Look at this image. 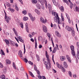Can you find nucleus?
<instances>
[{
    "mask_svg": "<svg viewBox=\"0 0 79 79\" xmlns=\"http://www.w3.org/2000/svg\"><path fill=\"white\" fill-rule=\"evenodd\" d=\"M70 47L71 50V54L73 56H76V53H75V51H74V47L73 46H71Z\"/></svg>",
    "mask_w": 79,
    "mask_h": 79,
    "instance_id": "1",
    "label": "nucleus"
},
{
    "mask_svg": "<svg viewBox=\"0 0 79 79\" xmlns=\"http://www.w3.org/2000/svg\"><path fill=\"white\" fill-rule=\"evenodd\" d=\"M44 64L46 65V68L47 69L49 70L50 68L51 64H50V62H48L45 61L44 62Z\"/></svg>",
    "mask_w": 79,
    "mask_h": 79,
    "instance_id": "2",
    "label": "nucleus"
},
{
    "mask_svg": "<svg viewBox=\"0 0 79 79\" xmlns=\"http://www.w3.org/2000/svg\"><path fill=\"white\" fill-rule=\"evenodd\" d=\"M39 2H40L42 5H44V3L45 4V6L46 7V8H47V2L46 0H38Z\"/></svg>",
    "mask_w": 79,
    "mask_h": 79,
    "instance_id": "3",
    "label": "nucleus"
},
{
    "mask_svg": "<svg viewBox=\"0 0 79 79\" xmlns=\"http://www.w3.org/2000/svg\"><path fill=\"white\" fill-rule=\"evenodd\" d=\"M54 21L56 23H58V24L60 23V19H59V17L55 16L54 18Z\"/></svg>",
    "mask_w": 79,
    "mask_h": 79,
    "instance_id": "4",
    "label": "nucleus"
},
{
    "mask_svg": "<svg viewBox=\"0 0 79 79\" xmlns=\"http://www.w3.org/2000/svg\"><path fill=\"white\" fill-rule=\"evenodd\" d=\"M40 21L42 23H44V24H45L47 23V19H45V20H44V19L42 17H41L40 18Z\"/></svg>",
    "mask_w": 79,
    "mask_h": 79,
    "instance_id": "5",
    "label": "nucleus"
},
{
    "mask_svg": "<svg viewBox=\"0 0 79 79\" xmlns=\"http://www.w3.org/2000/svg\"><path fill=\"white\" fill-rule=\"evenodd\" d=\"M5 19H6L7 23H9V21L11 20V18L7 16V15L5 16Z\"/></svg>",
    "mask_w": 79,
    "mask_h": 79,
    "instance_id": "6",
    "label": "nucleus"
},
{
    "mask_svg": "<svg viewBox=\"0 0 79 79\" xmlns=\"http://www.w3.org/2000/svg\"><path fill=\"white\" fill-rule=\"evenodd\" d=\"M65 29L66 30H67L68 31H71V30L73 29L70 27L69 26H67L65 27Z\"/></svg>",
    "mask_w": 79,
    "mask_h": 79,
    "instance_id": "7",
    "label": "nucleus"
},
{
    "mask_svg": "<svg viewBox=\"0 0 79 79\" xmlns=\"http://www.w3.org/2000/svg\"><path fill=\"white\" fill-rule=\"evenodd\" d=\"M13 30L15 34V35L16 36V37H18V33L17 32V31H16V30L15 29V28H13Z\"/></svg>",
    "mask_w": 79,
    "mask_h": 79,
    "instance_id": "8",
    "label": "nucleus"
},
{
    "mask_svg": "<svg viewBox=\"0 0 79 79\" xmlns=\"http://www.w3.org/2000/svg\"><path fill=\"white\" fill-rule=\"evenodd\" d=\"M43 31H44V32H47V27L44 25H43Z\"/></svg>",
    "mask_w": 79,
    "mask_h": 79,
    "instance_id": "9",
    "label": "nucleus"
},
{
    "mask_svg": "<svg viewBox=\"0 0 79 79\" xmlns=\"http://www.w3.org/2000/svg\"><path fill=\"white\" fill-rule=\"evenodd\" d=\"M56 33V35L58 37H61V34L60 33H59V32H58V31H55Z\"/></svg>",
    "mask_w": 79,
    "mask_h": 79,
    "instance_id": "10",
    "label": "nucleus"
},
{
    "mask_svg": "<svg viewBox=\"0 0 79 79\" xmlns=\"http://www.w3.org/2000/svg\"><path fill=\"white\" fill-rule=\"evenodd\" d=\"M66 57L68 61H69V63H71V58L69 57V56L68 55H66Z\"/></svg>",
    "mask_w": 79,
    "mask_h": 79,
    "instance_id": "11",
    "label": "nucleus"
},
{
    "mask_svg": "<svg viewBox=\"0 0 79 79\" xmlns=\"http://www.w3.org/2000/svg\"><path fill=\"white\" fill-rule=\"evenodd\" d=\"M38 77L39 79H46V78H45V76H41L40 75H39Z\"/></svg>",
    "mask_w": 79,
    "mask_h": 79,
    "instance_id": "12",
    "label": "nucleus"
},
{
    "mask_svg": "<svg viewBox=\"0 0 79 79\" xmlns=\"http://www.w3.org/2000/svg\"><path fill=\"white\" fill-rule=\"evenodd\" d=\"M17 39H18L19 40V41L21 42H22V43H24V40H23L22 39L21 36H19V37H17Z\"/></svg>",
    "mask_w": 79,
    "mask_h": 79,
    "instance_id": "13",
    "label": "nucleus"
},
{
    "mask_svg": "<svg viewBox=\"0 0 79 79\" xmlns=\"http://www.w3.org/2000/svg\"><path fill=\"white\" fill-rule=\"evenodd\" d=\"M64 68H68V66L66 63V62H64Z\"/></svg>",
    "mask_w": 79,
    "mask_h": 79,
    "instance_id": "14",
    "label": "nucleus"
},
{
    "mask_svg": "<svg viewBox=\"0 0 79 79\" xmlns=\"http://www.w3.org/2000/svg\"><path fill=\"white\" fill-rule=\"evenodd\" d=\"M9 44H10L12 46L15 45V42L11 41V40H9Z\"/></svg>",
    "mask_w": 79,
    "mask_h": 79,
    "instance_id": "15",
    "label": "nucleus"
},
{
    "mask_svg": "<svg viewBox=\"0 0 79 79\" xmlns=\"http://www.w3.org/2000/svg\"><path fill=\"white\" fill-rule=\"evenodd\" d=\"M60 59L61 61H64V60H65V57L61 56H60Z\"/></svg>",
    "mask_w": 79,
    "mask_h": 79,
    "instance_id": "16",
    "label": "nucleus"
},
{
    "mask_svg": "<svg viewBox=\"0 0 79 79\" xmlns=\"http://www.w3.org/2000/svg\"><path fill=\"white\" fill-rule=\"evenodd\" d=\"M68 1L69 3H70V7L71 9H72L73 8V3L71 2V1L70 0H68Z\"/></svg>",
    "mask_w": 79,
    "mask_h": 79,
    "instance_id": "17",
    "label": "nucleus"
},
{
    "mask_svg": "<svg viewBox=\"0 0 79 79\" xmlns=\"http://www.w3.org/2000/svg\"><path fill=\"white\" fill-rule=\"evenodd\" d=\"M18 55L20 57H22V56H23V53H22L21 51H19Z\"/></svg>",
    "mask_w": 79,
    "mask_h": 79,
    "instance_id": "18",
    "label": "nucleus"
},
{
    "mask_svg": "<svg viewBox=\"0 0 79 79\" xmlns=\"http://www.w3.org/2000/svg\"><path fill=\"white\" fill-rule=\"evenodd\" d=\"M48 7L49 11H51V10H52V6H51V5L50 4H48Z\"/></svg>",
    "mask_w": 79,
    "mask_h": 79,
    "instance_id": "19",
    "label": "nucleus"
},
{
    "mask_svg": "<svg viewBox=\"0 0 79 79\" xmlns=\"http://www.w3.org/2000/svg\"><path fill=\"white\" fill-rule=\"evenodd\" d=\"M5 42L6 44L7 45H8V46H10V45H9V44H10V42H9V41H8V40H5Z\"/></svg>",
    "mask_w": 79,
    "mask_h": 79,
    "instance_id": "20",
    "label": "nucleus"
},
{
    "mask_svg": "<svg viewBox=\"0 0 79 79\" xmlns=\"http://www.w3.org/2000/svg\"><path fill=\"white\" fill-rule=\"evenodd\" d=\"M56 64L57 66L58 67V68L60 69L61 68V67H62V66L59 64L57 62L56 63Z\"/></svg>",
    "mask_w": 79,
    "mask_h": 79,
    "instance_id": "21",
    "label": "nucleus"
},
{
    "mask_svg": "<svg viewBox=\"0 0 79 79\" xmlns=\"http://www.w3.org/2000/svg\"><path fill=\"white\" fill-rule=\"evenodd\" d=\"M6 63L7 64H11V61H10L9 60L7 59L6 60Z\"/></svg>",
    "mask_w": 79,
    "mask_h": 79,
    "instance_id": "22",
    "label": "nucleus"
},
{
    "mask_svg": "<svg viewBox=\"0 0 79 79\" xmlns=\"http://www.w3.org/2000/svg\"><path fill=\"white\" fill-rule=\"evenodd\" d=\"M35 11L37 15H40V12L37 9H35Z\"/></svg>",
    "mask_w": 79,
    "mask_h": 79,
    "instance_id": "23",
    "label": "nucleus"
},
{
    "mask_svg": "<svg viewBox=\"0 0 79 79\" xmlns=\"http://www.w3.org/2000/svg\"><path fill=\"white\" fill-rule=\"evenodd\" d=\"M52 15H53V16H58V14L56 13L55 12H54L53 13V12L52 11Z\"/></svg>",
    "mask_w": 79,
    "mask_h": 79,
    "instance_id": "24",
    "label": "nucleus"
},
{
    "mask_svg": "<svg viewBox=\"0 0 79 79\" xmlns=\"http://www.w3.org/2000/svg\"><path fill=\"white\" fill-rule=\"evenodd\" d=\"M72 31V34L73 36H74L75 35V31H74L73 29L71 30Z\"/></svg>",
    "mask_w": 79,
    "mask_h": 79,
    "instance_id": "25",
    "label": "nucleus"
},
{
    "mask_svg": "<svg viewBox=\"0 0 79 79\" xmlns=\"http://www.w3.org/2000/svg\"><path fill=\"white\" fill-rule=\"evenodd\" d=\"M30 19L32 21H34L35 19V18L34 17L32 16L30 18Z\"/></svg>",
    "mask_w": 79,
    "mask_h": 79,
    "instance_id": "26",
    "label": "nucleus"
},
{
    "mask_svg": "<svg viewBox=\"0 0 79 79\" xmlns=\"http://www.w3.org/2000/svg\"><path fill=\"white\" fill-rule=\"evenodd\" d=\"M56 50H57V48H56V47H55L52 51L53 53H55V52H56Z\"/></svg>",
    "mask_w": 79,
    "mask_h": 79,
    "instance_id": "27",
    "label": "nucleus"
},
{
    "mask_svg": "<svg viewBox=\"0 0 79 79\" xmlns=\"http://www.w3.org/2000/svg\"><path fill=\"white\" fill-rule=\"evenodd\" d=\"M23 21H27L28 20V17H24L23 19Z\"/></svg>",
    "mask_w": 79,
    "mask_h": 79,
    "instance_id": "28",
    "label": "nucleus"
},
{
    "mask_svg": "<svg viewBox=\"0 0 79 79\" xmlns=\"http://www.w3.org/2000/svg\"><path fill=\"white\" fill-rule=\"evenodd\" d=\"M47 35L48 37L49 38V40H50V37H51V35H50V33H47Z\"/></svg>",
    "mask_w": 79,
    "mask_h": 79,
    "instance_id": "29",
    "label": "nucleus"
},
{
    "mask_svg": "<svg viewBox=\"0 0 79 79\" xmlns=\"http://www.w3.org/2000/svg\"><path fill=\"white\" fill-rule=\"evenodd\" d=\"M29 72L31 76H32L33 77H34V75H33V74H32V73L31 72L29 71Z\"/></svg>",
    "mask_w": 79,
    "mask_h": 79,
    "instance_id": "30",
    "label": "nucleus"
},
{
    "mask_svg": "<svg viewBox=\"0 0 79 79\" xmlns=\"http://www.w3.org/2000/svg\"><path fill=\"white\" fill-rule=\"evenodd\" d=\"M45 55L47 58H49V56L48 55V53H47V51H46Z\"/></svg>",
    "mask_w": 79,
    "mask_h": 79,
    "instance_id": "31",
    "label": "nucleus"
},
{
    "mask_svg": "<svg viewBox=\"0 0 79 79\" xmlns=\"http://www.w3.org/2000/svg\"><path fill=\"white\" fill-rule=\"evenodd\" d=\"M6 5L8 7H10V6H11V5H10V3L8 2H7L6 3Z\"/></svg>",
    "mask_w": 79,
    "mask_h": 79,
    "instance_id": "32",
    "label": "nucleus"
},
{
    "mask_svg": "<svg viewBox=\"0 0 79 79\" xmlns=\"http://www.w3.org/2000/svg\"><path fill=\"white\" fill-rule=\"evenodd\" d=\"M1 78L2 79H5V76L3 75H1Z\"/></svg>",
    "mask_w": 79,
    "mask_h": 79,
    "instance_id": "33",
    "label": "nucleus"
},
{
    "mask_svg": "<svg viewBox=\"0 0 79 79\" xmlns=\"http://www.w3.org/2000/svg\"><path fill=\"white\" fill-rule=\"evenodd\" d=\"M61 68L62 69V72H63V73H64L66 71L65 70V69H64V68L63 67H61Z\"/></svg>",
    "mask_w": 79,
    "mask_h": 79,
    "instance_id": "34",
    "label": "nucleus"
},
{
    "mask_svg": "<svg viewBox=\"0 0 79 79\" xmlns=\"http://www.w3.org/2000/svg\"><path fill=\"white\" fill-rule=\"evenodd\" d=\"M36 6L37 8V9H38L39 10L40 8V4H38L36 5Z\"/></svg>",
    "mask_w": 79,
    "mask_h": 79,
    "instance_id": "35",
    "label": "nucleus"
},
{
    "mask_svg": "<svg viewBox=\"0 0 79 79\" xmlns=\"http://www.w3.org/2000/svg\"><path fill=\"white\" fill-rule=\"evenodd\" d=\"M20 27L23 29V22H21L20 24Z\"/></svg>",
    "mask_w": 79,
    "mask_h": 79,
    "instance_id": "36",
    "label": "nucleus"
},
{
    "mask_svg": "<svg viewBox=\"0 0 79 79\" xmlns=\"http://www.w3.org/2000/svg\"><path fill=\"white\" fill-rule=\"evenodd\" d=\"M60 9L61 11H62V12H63V11H64V8H63V7L61 6L60 7Z\"/></svg>",
    "mask_w": 79,
    "mask_h": 79,
    "instance_id": "37",
    "label": "nucleus"
},
{
    "mask_svg": "<svg viewBox=\"0 0 79 79\" xmlns=\"http://www.w3.org/2000/svg\"><path fill=\"white\" fill-rule=\"evenodd\" d=\"M64 2H65V3H67V5H69V3H68V1L67 0H63Z\"/></svg>",
    "mask_w": 79,
    "mask_h": 79,
    "instance_id": "38",
    "label": "nucleus"
},
{
    "mask_svg": "<svg viewBox=\"0 0 79 79\" xmlns=\"http://www.w3.org/2000/svg\"><path fill=\"white\" fill-rule=\"evenodd\" d=\"M36 56L37 61H40V58H39V55H36Z\"/></svg>",
    "mask_w": 79,
    "mask_h": 79,
    "instance_id": "39",
    "label": "nucleus"
},
{
    "mask_svg": "<svg viewBox=\"0 0 79 79\" xmlns=\"http://www.w3.org/2000/svg\"><path fill=\"white\" fill-rule=\"evenodd\" d=\"M52 2H53V4L54 5H56V2L55 1V0H52Z\"/></svg>",
    "mask_w": 79,
    "mask_h": 79,
    "instance_id": "40",
    "label": "nucleus"
},
{
    "mask_svg": "<svg viewBox=\"0 0 79 79\" xmlns=\"http://www.w3.org/2000/svg\"><path fill=\"white\" fill-rule=\"evenodd\" d=\"M1 51L2 52V54L1 53V52H0V53H1V54H2V55H5V53H4L2 49L1 50Z\"/></svg>",
    "mask_w": 79,
    "mask_h": 79,
    "instance_id": "41",
    "label": "nucleus"
},
{
    "mask_svg": "<svg viewBox=\"0 0 79 79\" xmlns=\"http://www.w3.org/2000/svg\"><path fill=\"white\" fill-rule=\"evenodd\" d=\"M15 8L17 11H19V8L18 7L17 5H16L15 6Z\"/></svg>",
    "mask_w": 79,
    "mask_h": 79,
    "instance_id": "42",
    "label": "nucleus"
},
{
    "mask_svg": "<svg viewBox=\"0 0 79 79\" xmlns=\"http://www.w3.org/2000/svg\"><path fill=\"white\" fill-rule=\"evenodd\" d=\"M32 2L33 3H37V1L35 0H32Z\"/></svg>",
    "mask_w": 79,
    "mask_h": 79,
    "instance_id": "43",
    "label": "nucleus"
},
{
    "mask_svg": "<svg viewBox=\"0 0 79 79\" xmlns=\"http://www.w3.org/2000/svg\"><path fill=\"white\" fill-rule=\"evenodd\" d=\"M37 40H36V39H35V48H37Z\"/></svg>",
    "mask_w": 79,
    "mask_h": 79,
    "instance_id": "44",
    "label": "nucleus"
},
{
    "mask_svg": "<svg viewBox=\"0 0 79 79\" xmlns=\"http://www.w3.org/2000/svg\"><path fill=\"white\" fill-rule=\"evenodd\" d=\"M77 56L78 60H79V51H78L77 52Z\"/></svg>",
    "mask_w": 79,
    "mask_h": 79,
    "instance_id": "45",
    "label": "nucleus"
},
{
    "mask_svg": "<svg viewBox=\"0 0 79 79\" xmlns=\"http://www.w3.org/2000/svg\"><path fill=\"white\" fill-rule=\"evenodd\" d=\"M22 13H23V14H24V15H26L27 12L26 10H25L23 11H22Z\"/></svg>",
    "mask_w": 79,
    "mask_h": 79,
    "instance_id": "46",
    "label": "nucleus"
},
{
    "mask_svg": "<svg viewBox=\"0 0 79 79\" xmlns=\"http://www.w3.org/2000/svg\"><path fill=\"white\" fill-rule=\"evenodd\" d=\"M28 15H29V16L30 18H31V17H32V14H31V13H28Z\"/></svg>",
    "mask_w": 79,
    "mask_h": 79,
    "instance_id": "47",
    "label": "nucleus"
},
{
    "mask_svg": "<svg viewBox=\"0 0 79 79\" xmlns=\"http://www.w3.org/2000/svg\"><path fill=\"white\" fill-rule=\"evenodd\" d=\"M51 40L52 42V43L53 47H54V43H53V42L52 38H51Z\"/></svg>",
    "mask_w": 79,
    "mask_h": 79,
    "instance_id": "48",
    "label": "nucleus"
},
{
    "mask_svg": "<svg viewBox=\"0 0 79 79\" xmlns=\"http://www.w3.org/2000/svg\"><path fill=\"white\" fill-rule=\"evenodd\" d=\"M23 60L25 61V63H27V61H28L27 60V59L26 58L24 59Z\"/></svg>",
    "mask_w": 79,
    "mask_h": 79,
    "instance_id": "49",
    "label": "nucleus"
},
{
    "mask_svg": "<svg viewBox=\"0 0 79 79\" xmlns=\"http://www.w3.org/2000/svg\"><path fill=\"white\" fill-rule=\"evenodd\" d=\"M3 67V65L0 62V68H2Z\"/></svg>",
    "mask_w": 79,
    "mask_h": 79,
    "instance_id": "50",
    "label": "nucleus"
},
{
    "mask_svg": "<svg viewBox=\"0 0 79 79\" xmlns=\"http://www.w3.org/2000/svg\"><path fill=\"white\" fill-rule=\"evenodd\" d=\"M69 74L70 77H72V74L71 71L69 72Z\"/></svg>",
    "mask_w": 79,
    "mask_h": 79,
    "instance_id": "51",
    "label": "nucleus"
},
{
    "mask_svg": "<svg viewBox=\"0 0 79 79\" xmlns=\"http://www.w3.org/2000/svg\"><path fill=\"white\" fill-rule=\"evenodd\" d=\"M34 69L35 71H37V67L35 65H34Z\"/></svg>",
    "mask_w": 79,
    "mask_h": 79,
    "instance_id": "52",
    "label": "nucleus"
},
{
    "mask_svg": "<svg viewBox=\"0 0 79 79\" xmlns=\"http://www.w3.org/2000/svg\"><path fill=\"white\" fill-rule=\"evenodd\" d=\"M28 63L30 64H31V65L33 64V63L31 61H28Z\"/></svg>",
    "mask_w": 79,
    "mask_h": 79,
    "instance_id": "53",
    "label": "nucleus"
},
{
    "mask_svg": "<svg viewBox=\"0 0 79 79\" xmlns=\"http://www.w3.org/2000/svg\"><path fill=\"white\" fill-rule=\"evenodd\" d=\"M61 18L62 21H64V17H63V16H61Z\"/></svg>",
    "mask_w": 79,
    "mask_h": 79,
    "instance_id": "54",
    "label": "nucleus"
},
{
    "mask_svg": "<svg viewBox=\"0 0 79 79\" xmlns=\"http://www.w3.org/2000/svg\"><path fill=\"white\" fill-rule=\"evenodd\" d=\"M26 30L27 32L28 33H29V29H28V28H26Z\"/></svg>",
    "mask_w": 79,
    "mask_h": 79,
    "instance_id": "55",
    "label": "nucleus"
},
{
    "mask_svg": "<svg viewBox=\"0 0 79 79\" xmlns=\"http://www.w3.org/2000/svg\"><path fill=\"white\" fill-rule=\"evenodd\" d=\"M66 16L67 19H68V18H69V15H68V14H67V13L66 14Z\"/></svg>",
    "mask_w": 79,
    "mask_h": 79,
    "instance_id": "56",
    "label": "nucleus"
},
{
    "mask_svg": "<svg viewBox=\"0 0 79 79\" xmlns=\"http://www.w3.org/2000/svg\"><path fill=\"white\" fill-rule=\"evenodd\" d=\"M26 28H28V25H27V23H25Z\"/></svg>",
    "mask_w": 79,
    "mask_h": 79,
    "instance_id": "57",
    "label": "nucleus"
},
{
    "mask_svg": "<svg viewBox=\"0 0 79 79\" xmlns=\"http://www.w3.org/2000/svg\"><path fill=\"white\" fill-rule=\"evenodd\" d=\"M3 73H6V69H4L3 70Z\"/></svg>",
    "mask_w": 79,
    "mask_h": 79,
    "instance_id": "58",
    "label": "nucleus"
},
{
    "mask_svg": "<svg viewBox=\"0 0 79 79\" xmlns=\"http://www.w3.org/2000/svg\"><path fill=\"white\" fill-rule=\"evenodd\" d=\"M68 20L69 23H71V20H70V18H68Z\"/></svg>",
    "mask_w": 79,
    "mask_h": 79,
    "instance_id": "59",
    "label": "nucleus"
},
{
    "mask_svg": "<svg viewBox=\"0 0 79 79\" xmlns=\"http://www.w3.org/2000/svg\"><path fill=\"white\" fill-rule=\"evenodd\" d=\"M24 53H25V52H26V49L25 48V45L24 44Z\"/></svg>",
    "mask_w": 79,
    "mask_h": 79,
    "instance_id": "60",
    "label": "nucleus"
},
{
    "mask_svg": "<svg viewBox=\"0 0 79 79\" xmlns=\"http://www.w3.org/2000/svg\"><path fill=\"white\" fill-rule=\"evenodd\" d=\"M76 45L77 47H79V42H77V43Z\"/></svg>",
    "mask_w": 79,
    "mask_h": 79,
    "instance_id": "61",
    "label": "nucleus"
},
{
    "mask_svg": "<svg viewBox=\"0 0 79 79\" xmlns=\"http://www.w3.org/2000/svg\"><path fill=\"white\" fill-rule=\"evenodd\" d=\"M52 71L54 73H56V71L54 69H53Z\"/></svg>",
    "mask_w": 79,
    "mask_h": 79,
    "instance_id": "62",
    "label": "nucleus"
},
{
    "mask_svg": "<svg viewBox=\"0 0 79 79\" xmlns=\"http://www.w3.org/2000/svg\"><path fill=\"white\" fill-rule=\"evenodd\" d=\"M41 39H42V37L41 36L39 37L38 38V40H41Z\"/></svg>",
    "mask_w": 79,
    "mask_h": 79,
    "instance_id": "63",
    "label": "nucleus"
},
{
    "mask_svg": "<svg viewBox=\"0 0 79 79\" xmlns=\"http://www.w3.org/2000/svg\"><path fill=\"white\" fill-rule=\"evenodd\" d=\"M42 47V45L40 44L39 45V48H41Z\"/></svg>",
    "mask_w": 79,
    "mask_h": 79,
    "instance_id": "64",
    "label": "nucleus"
}]
</instances>
